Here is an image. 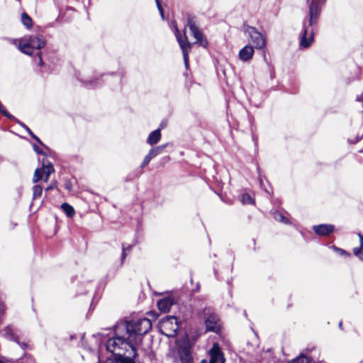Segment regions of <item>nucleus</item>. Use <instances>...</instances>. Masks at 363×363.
Wrapping results in <instances>:
<instances>
[{
	"label": "nucleus",
	"mask_w": 363,
	"mask_h": 363,
	"mask_svg": "<svg viewBox=\"0 0 363 363\" xmlns=\"http://www.w3.org/2000/svg\"><path fill=\"white\" fill-rule=\"evenodd\" d=\"M4 336L14 342H16L18 345H19L21 347L24 348L26 347V343L21 344L20 337L18 335V330L13 327L12 325H8L4 330Z\"/></svg>",
	"instance_id": "obj_9"
},
{
	"label": "nucleus",
	"mask_w": 363,
	"mask_h": 363,
	"mask_svg": "<svg viewBox=\"0 0 363 363\" xmlns=\"http://www.w3.org/2000/svg\"><path fill=\"white\" fill-rule=\"evenodd\" d=\"M4 306H1V308H0V310L3 311H4Z\"/></svg>",
	"instance_id": "obj_37"
},
{
	"label": "nucleus",
	"mask_w": 363,
	"mask_h": 363,
	"mask_svg": "<svg viewBox=\"0 0 363 363\" xmlns=\"http://www.w3.org/2000/svg\"><path fill=\"white\" fill-rule=\"evenodd\" d=\"M161 136V128H157L149 134L147 138V143L150 145H155L160 140Z\"/></svg>",
	"instance_id": "obj_15"
},
{
	"label": "nucleus",
	"mask_w": 363,
	"mask_h": 363,
	"mask_svg": "<svg viewBox=\"0 0 363 363\" xmlns=\"http://www.w3.org/2000/svg\"><path fill=\"white\" fill-rule=\"evenodd\" d=\"M130 250H131V245H128L127 247H125V246L123 247V251H122V255H121L122 262H123V260L125 259V257L127 256V252H129Z\"/></svg>",
	"instance_id": "obj_28"
},
{
	"label": "nucleus",
	"mask_w": 363,
	"mask_h": 363,
	"mask_svg": "<svg viewBox=\"0 0 363 363\" xmlns=\"http://www.w3.org/2000/svg\"><path fill=\"white\" fill-rule=\"evenodd\" d=\"M174 304V299L171 297L164 298L157 302L158 309L164 313L169 311L172 306Z\"/></svg>",
	"instance_id": "obj_14"
},
{
	"label": "nucleus",
	"mask_w": 363,
	"mask_h": 363,
	"mask_svg": "<svg viewBox=\"0 0 363 363\" xmlns=\"http://www.w3.org/2000/svg\"><path fill=\"white\" fill-rule=\"evenodd\" d=\"M85 85L87 86H94L97 84V83L95 81H85L84 82Z\"/></svg>",
	"instance_id": "obj_32"
},
{
	"label": "nucleus",
	"mask_w": 363,
	"mask_h": 363,
	"mask_svg": "<svg viewBox=\"0 0 363 363\" xmlns=\"http://www.w3.org/2000/svg\"><path fill=\"white\" fill-rule=\"evenodd\" d=\"M65 188L69 190V191H71L72 190V184L69 182H67L65 184Z\"/></svg>",
	"instance_id": "obj_34"
},
{
	"label": "nucleus",
	"mask_w": 363,
	"mask_h": 363,
	"mask_svg": "<svg viewBox=\"0 0 363 363\" xmlns=\"http://www.w3.org/2000/svg\"><path fill=\"white\" fill-rule=\"evenodd\" d=\"M161 333L167 337H174L179 329L177 319L174 316H167L162 319L159 323Z\"/></svg>",
	"instance_id": "obj_4"
},
{
	"label": "nucleus",
	"mask_w": 363,
	"mask_h": 363,
	"mask_svg": "<svg viewBox=\"0 0 363 363\" xmlns=\"http://www.w3.org/2000/svg\"><path fill=\"white\" fill-rule=\"evenodd\" d=\"M54 172L55 169L52 163L43 161L42 168L35 169L33 178V182H38L43 178V175H45L44 182H47L50 175Z\"/></svg>",
	"instance_id": "obj_7"
},
{
	"label": "nucleus",
	"mask_w": 363,
	"mask_h": 363,
	"mask_svg": "<svg viewBox=\"0 0 363 363\" xmlns=\"http://www.w3.org/2000/svg\"><path fill=\"white\" fill-rule=\"evenodd\" d=\"M289 363H311V359L306 356L301 355L292 359Z\"/></svg>",
	"instance_id": "obj_22"
},
{
	"label": "nucleus",
	"mask_w": 363,
	"mask_h": 363,
	"mask_svg": "<svg viewBox=\"0 0 363 363\" xmlns=\"http://www.w3.org/2000/svg\"><path fill=\"white\" fill-rule=\"evenodd\" d=\"M274 218L279 221V222H281L283 223H285V224H288L289 223V219L287 218H286L284 216H283L281 213L276 211L274 213Z\"/></svg>",
	"instance_id": "obj_24"
},
{
	"label": "nucleus",
	"mask_w": 363,
	"mask_h": 363,
	"mask_svg": "<svg viewBox=\"0 0 363 363\" xmlns=\"http://www.w3.org/2000/svg\"><path fill=\"white\" fill-rule=\"evenodd\" d=\"M334 230V225L330 224H321L313 226V230L318 235H328L333 233Z\"/></svg>",
	"instance_id": "obj_13"
},
{
	"label": "nucleus",
	"mask_w": 363,
	"mask_h": 363,
	"mask_svg": "<svg viewBox=\"0 0 363 363\" xmlns=\"http://www.w3.org/2000/svg\"><path fill=\"white\" fill-rule=\"evenodd\" d=\"M0 112L6 117L9 118H14V117L11 115L4 107V106L0 103Z\"/></svg>",
	"instance_id": "obj_27"
},
{
	"label": "nucleus",
	"mask_w": 363,
	"mask_h": 363,
	"mask_svg": "<svg viewBox=\"0 0 363 363\" xmlns=\"http://www.w3.org/2000/svg\"><path fill=\"white\" fill-rule=\"evenodd\" d=\"M33 149L38 154H43V152L37 145H33Z\"/></svg>",
	"instance_id": "obj_33"
},
{
	"label": "nucleus",
	"mask_w": 363,
	"mask_h": 363,
	"mask_svg": "<svg viewBox=\"0 0 363 363\" xmlns=\"http://www.w3.org/2000/svg\"><path fill=\"white\" fill-rule=\"evenodd\" d=\"M152 328L151 321L147 318L118 322L115 326V335L106 342L107 350L118 356L126 352L135 354V345L140 344L142 337Z\"/></svg>",
	"instance_id": "obj_1"
},
{
	"label": "nucleus",
	"mask_w": 363,
	"mask_h": 363,
	"mask_svg": "<svg viewBox=\"0 0 363 363\" xmlns=\"http://www.w3.org/2000/svg\"><path fill=\"white\" fill-rule=\"evenodd\" d=\"M209 363H225L223 354L217 343L213 344L212 348L209 351Z\"/></svg>",
	"instance_id": "obj_8"
},
{
	"label": "nucleus",
	"mask_w": 363,
	"mask_h": 363,
	"mask_svg": "<svg viewBox=\"0 0 363 363\" xmlns=\"http://www.w3.org/2000/svg\"><path fill=\"white\" fill-rule=\"evenodd\" d=\"M308 3V16L303 21L300 33V46L308 48L313 42L314 26L318 24L321 10L327 0H306Z\"/></svg>",
	"instance_id": "obj_2"
},
{
	"label": "nucleus",
	"mask_w": 363,
	"mask_h": 363,
	"mask_svg": "<svg viewBox=\"0 0 363 363\" xmlns=\"http://www.w3.org/2000/svg\"><path fill=\"white\" fill-rule=\"evenodd\" d=\"M357 101H362V96H357Z\"/></svg>",
	"instance_id": "obj_35"
},
{
	"label": "nucleus",
	"mask_w": 363,
	"mask_h": 363,
	"mask_svg": "<svg viewBox=\"0 0 363 363\" xmlns=\"http://www.w3.org/2000/svg\"><path fill=\"white\" fill-rule=\"evenodd\" d=\"M187 26L192 33V35L196 39L195 43L199 44L203 48H206L208 45L207 40L204 37L202 31L196 26V21L193 17H189Z\"/></svg>",
	"instance_id": "obj_6"
},
{
	"label": "nucleus",
	"mask_w": 363,
	"mask_h": 363,
	"mask_svg": "<svg viewBox=\"0 0 363 363\" xmlns=\"http://www.w3.org/2000/svg\"><path fill=\"white\" fill-rule=\"evenodd\" d=\"M179 354L182 363H193L192 357L189 348H183L179 351Z\"/></svg>",
	"instance_id": "obj_17"
},
{
	"label": "nucleus",
	"mask_w": 363,
	"mask_h": 363,
	"mask_svg": "<svg viewBox=\"0 0 363 363\" xmlns=\"http://www.w3.org/2000/svg\"><path fill=\"white\" fill-rule=\"evenodd\" d=\"M179 44L182 51L185 65L187 67L189 65L188 52L191 49V43L188 41L187 38H185L184 42H180Z\"/></svg>",
	"instance_id": "obj_16"
},
{
	"label": "nucleus",
	"mask_w": 363,
	"mask_h": 363,
	"mask_svg": "<svg viewBox=\"0 0 363 363\" xmlns=\"http://www.w3.org/2000/svg\"><path fill=\"white\" fill-rule=\"evenodd\" d=\"M342 322H340V323H339V327H340V328H342Z\"/></svg>",
	"instance_id": "obj_38"
},
{
	"label": "nucleus",
	"mask_w": 363,
	"mask_h": 363,
	"mask_svg": "<svg viewBox=\"0 0 363 363\" xmlns=\"http://www.w3.org/2000/svg\"><path fill=\"white\" fill-rule=\"evenodd\" d=\"M254 53L253 46L247 45L239 51L238 57L241 61L246 62L252 59Z\"/></svg>",
	"instance_id": "obj_11"
},
{
	"label": "nucleus",
	"mask_w": 363,
	"mask_h": 363,
	"mask_svg": "<svg viewBox=\"0 0 363 363\" xmlns=\"http://www.w3.org/2000/svg\"><path fill=\"white\" fill-rule=\"evenodd\" d=\"M22 127H23L26 131L28 133V134L33 138L35 139L38 143H39L40 144H43L41 140L31 131V130L25 124H23V123H18Z\"/></svg>",
	"instance_id": "obj_25"
},
{
	"label": "nucleus",
	"mask_w": 363,
	"mask_h": 363,
	"mask_svg": "<svg viewBox=\"0 0 363 363\" xmlns=\"http://www.w3.org/2000/svg\"><path fill=\"white\" fill-rule=\"evenodd\" d=\"M0 363H4V362H3L0 361Z\"/></svg>",
	"instance_id": "obj_39"
},
{
	"label": "nucleus",
	"mask_w": 363,
	"mask_h": 363,
	"mask_svg": "<svg viewBox=\"0 0 363 363\" xmlns=\"http://www.w3.org/2000/svg\"><path fill=\"white\" fill-rule=\"evenodd\" d=\"M43 192V188L40 185H35L33 187V199L40 197Z\"/></svg>",
	"instance_id": "obj_23"
},
{
	"label": "nucleus",
	"mask_w": 363,
	"mask_h": 363,
	"mask_svg": "<svg viewBox=\"0 0 363 363\" xmlns=\"http://www.w3.org/2000/svg\"><path fill=\"white\" fill-rule=\"evenodd\" d=\"M56 185H57V182H52L46 189H45V191H49L53 189H55L56 187Z\"/></svg>",
	"instance_id": "obj_30"
},
{
	"label": "nucleus",
	"mask_w": 363,
	"mask_h": 363,
	"mask_svg": "<svg viewBox=\"0 0 363 363\" xmlns=\"http://www.w3.org/2000/svg\"><path fill=\"white\" fill-rule=\"evenodd\" d=\"M172 28L174 29V35L176 36L177 42L179 43H180V42H184L185 41V38H186V37L185 35H184V38H182L180 35L179 31V29H178V27H177V23L174 21L172 22Z\"/></svg>",
	"instance_id": "obj_20"
},
{
	"label": "nucleus",
	"mask_w": 363,
	"mask_h": 363,
	"mask_svg": "<svg viewBox=\"0 0 363 363\" xmlns=\"http://www.w3.org/2000/svg\"><path fill=\"white\" fill-rule=\"evenodd\" d=\"M333 249L337 251L338 253H340L341 255H348V253L347 252H345L344 250L342 249H340V248H338V247H333Z\"/></svg>",
	"instance_id": "obj_31"
},
{
	"label": "nucleus",
	"mask_w": 363,
	"mask_h": 363,
	"mask_svg": "<svg viewBox=\"0 0 363 363\" xmlns=\"http://www.w3.org/2000/svg\"><path fill=\"white\" fill-rule=\"evenodd\" d=\"M39 57H40V64H41V63L43 62V61H42V59H41L40 55H39Z\"/></svg>",
	"instance_id": "obj_36"
},
{
	"label": "nucleus",
	"mask_w": 363,
	"mask_h": 363,
	"mask_svg": "<svg viewBox=\"0 0 363 363\" xmlns=\"http://www.w3.org/2000/svg\"><path fill=\"white\" fill-rule=\"evenodd\" d=\"M359 240H360V247H356L354 249V254L359 257L360 259L363 260V236L361 234H359Z\"/></svg>",
	"instance_id": "obj_19"
},
{
	"label": "nucleus",
	"mask_w": 363,
	"mask_h": 363,
	"mask_svg": "<svg viewBox=\"0 0 363 363\" xmlns=\"http://www.w3.org/2000/svg\"><path fill=\"white\" fill-rule=\"evenodd\" d=\"M155 2H156V4H157V7L160 11V16H161V18L162 20H164L165 18H164V10L162 9V6L161 5V3L160 1V0H155Z\"/></svg>",
	"instance_id": "obj_29"
},
{
	"label": "nucleus",
	"mask_w": 363,
	"mask_h": 363,
	"mask_svg": "<svg viewBox=\"0 0 363 363\" xmlns=\"http://www.w3.org/2000/svg\"><path fill=\"white\" fill-rule=\"evenodd\" d=\"M242 202L244 204H252L253 203V199L248 194H244L242 196Z\"/></svg>",
	"instance_id": "obj_26"
},
{
	"label": "nucleus",
	"mask_w": 363,
	"mask_h": 363,
	"mask_svg": "<svg viewBox=\"0 0 363 363\" xmlns=\"http://www.w3.org/2000/svg\"><path fill=\"white\" fill-rule=\"evenodd\" d=\"M61 208L68 217L72 218L74 216L75 211L69 204L64 203L62 204Z\"/></svg>",
	"instance_id": "obj_18"
},
{
	"label": "nucleus",
	"mask_w": 363,
	"mask_h": 363,
	"mask_svg": "<svg viewBox=\"0 0 363 363\" xmlns=\"http://www.w3.org/2000/svg\"><path fill=\"white\" fill-rule=\"evenodd\" d=\"M206 330L212 332H218L220 330L219 320L216 315H210L206 320Z\"/></svg>",
	"instance_id": "obj_12"
},
{
	"label": "nucleus",
	"mask_w": 363,
	"mask_h": 363,
	"mask_svg": "<svg viewBox=\"0 0 363 363\" xmlns=\"http://www.w3.org/2000/svg\"><path fill=\"white\" fill-rule=\"evenodd\" d=\"M244 32L249 38L250 43L252 44V46H253L254 48L262 50L265 48L266 39L255 28L247 26Z\"/></svg>",
	"instance_id": "obj_5"
},
{
	"label": "nucleus",
	"mask_w": 363,
	"mask_h": 363,
	"mask_svg": "<svg viewBox=\"0 0 363 363\" xmlns=\"http://www.w3.org/2000/svg\"><path fill=\"white\" fill-rule=\"evenodd\" d=\"M167 144H164V145H162L157 146V147L152 148L149 151L148 154L145 157V158L140 165V167L143 168L146 165H147L150 163V162L151 161V160L153 159L154 157H155L156 156H157L158 155H160L163 151V150L167 147Z\"/></svg>",
	"instance_id": "obj_10"
},
{
	"label": "nucleus",
	"mask_w": 363,
	"mask_h": 363,
	"mask_svg": "<svg viewBox=\"0 0 363 363\" xmlns=\"http://www.w3.org/2000/svg\"><path fill=\"white\" fill-rule=\"evenodd\" d=\"M45 45V40L43 36L30 35L20 40L18 48L22 52L31 55L34 50H40Z\"/></svg>",
	"instance_id": "obj_3"
},
{
	"label": "nucleus",
	"mask_w": 363,
	"mask_h": 363,
	"mask_svg": "<svg viewBox=\"0 0 363 363\" xmlns=\"http://www.w3.org/2000/svg\"><path fill=\"white\" fill-rule=\"evenodd\" d=\"M21 21L27 28H30L33 26L32 19L26 13H22Z\"/></svg>",
	"instance_id": "obj_21"
}]
</instances>
